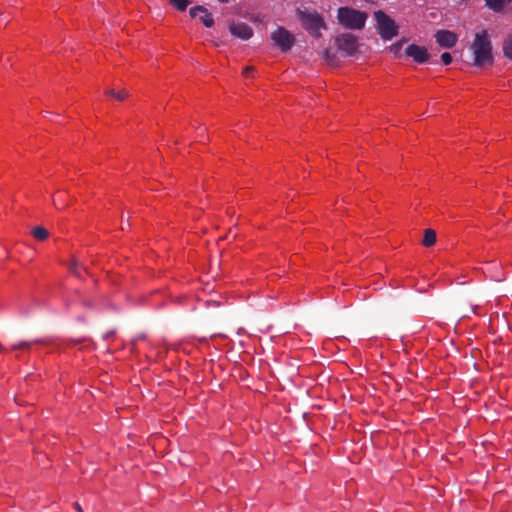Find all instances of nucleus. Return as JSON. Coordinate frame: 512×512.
<instances>
[{
	"label": "nucleus",
	"mask_w": 512,
	"mask_h": 512,
	"mask_svg": "<svg viewBox=\"0 0 512 512\" xmlns=\"http://www.w3.org/2000/svg\"><path fill=\"white\" fill-rule=\"evenodd\" d=\"M436 242V232L433 229H426L424 231V237L422 240V244L425 247H430L434 245Z\"/></svg>",
	"instance_id": "12"
},
{
	"label": "nucleus",
	"mask_w": 512,
	"mask_h": 512,
	"mask_svg": "<svg viewBox=\"0 0 512 512\" xmlns=\"http://www.w3.org/2000/svg\"><path fill=\"white\" fill-rule=\"evenodd\" d=\"M74 506H75L77 512H83V510H82L81 506L79 505V503L75 502Z\"/></svg>",
	"instance_id": "24"
},
{
	"label": "nucleus",
	"mask_w": 512,
	"mask_h": 512,
	"mask_svg": "<svg viewBox=\"0 0 512 512\" xmlns=\"http://www.w3.org/2000/svg\"><path fill=\"white\" fill-rule=\"evenodd\" d=\"M377 22V30L384 41H389L398 34V25L395 21L381 10L374 13Z\"/></svg>",
	"instance_id": "4"
},
{
	"label": "nucleus",
	"mask_w": 512,
	"mask_h": 512,
	"mask_svg": "<svg viewBox=\"0 0 512 512\" xmlns=\"http://www.w3.org/2000/svg\"><path fill=\"white\" fill-rule=\"evenodd\" d=\"M189 14L192 18H199L200 21L204 24L205 27L210 28L214 25V19L212 14L204 7V6H195L192 7L189 11Z\"/></svg>",
	"instance_id": "10"
},
{
	"label": "nucleus",
	"mask_w": 512,
	"mask_h": 512,
	"mask_svg": "<svg viewBox=\"0 0 512 512\" xmlns=\"http://www.w3.org/2000/svg\"><path fill=\"white\" fill-rule=\"evenodd\" d=\"M274 45L280 49L281 52H288L291 50L295 43V36L282 26H278L270 35Z\"/></svg>",
	"instance_id": "5"
},
{
	"label": "nucleus",
	"mask_w": 512,
	"mask_h": 512,
	"mask_svg": "<svg viewBox=\"0 0 512 512\" xmlns=\"http://www.w3.org/2000/svg\"><path fill=\"white\" fill-rule=\"evenodd\" d=\"M503 53L505 57L512 60V34L509 35L503 43Z\"/></svg>",
	"instance_id": "15"
},
{
	"label": "nucleus",
	"mask_w": 512,
	"mask_h": 512,
	"mask_svg": "<svg viewBox=\"0 0 512 512\" xmlns=\"http://www.w3.org/2000/svg\"><path fill=\"white\" fill-rule=\"evenodd\" d=\"M169 3L181 12L185 11L189 5L188 0H169Z\"/></svg>",
	"instance_id": "16"
},
{
	"label": "nucleus",
	"mask_w": 512,
	"mask_h": 512,
	"mask_svg": "<svg viewBox=\"0 0 512 512\" xmlns=\"http://www.w3.org/2000/svg\"><path fill=\"white\" fill-rule=\"evenodd\" d=\"M485 5L494 12H501L505 4L512 2V0H484Z\"/></svg>",
	"instance_id": "11"
},
{
	"label": "nucleus",
	"mask_w": 512,
	"mask_h": 512,
	"mask_svg": "<svg viewBox=\"0 0 512 512\" xmlns=\"http://www.w3.org/2000/svg\"><path fill=\"white\" fill-rule=\"evenodd\" d=\"M335 45L345 56H353L359 48L358 37L352 33H341L335 38Z\"/></svg>",
	"instance_id": "6"
},
{
	"label": "nucleus",
	"mask_w": 512,
	"mask_h": 512,
	"mask_svg": "<svg viewBox=\"0 0 512 512\" xmlns=\"http://www.w3.org/2000/svg\"><path fill=\"white\" fill-rule=\"evenodd\" d=\"M297 16L302 26L315 37H320V30L326 28L323 18L316 11L298 9Z\"/></svg>",
	"instance_id": "3"
},
{
	"label": "nucleus",
	"mask_w": 512,
	"mask_h": 512,
	"mask_svg": "<svg viewBox=\"0 0 512 512\" xmlns=\"http://www.w3.org/2000/svg\"><path fill=\"white\" fill-rule=\"evenodd\" d=\"M84 305H86V306H90V305H91V303H90L89 301H85V302H84Z\"/></svg>",
	"instance_id": "25"
},
{
	"label": "nucleus",
	"mask_w": 512,
	"mask_h": 512,
	"mask_svg": "<svg viewBox=\"0 0 512 512\" xmlns=\"http://www.w3.org/2000/svg\"><path fill=\"white\" fill-rule=\"evenodd\" d=\"M79 267H80V263L76 260V259H73L71 261V263L69 264V271L76 277L80 278L81 277V274L79 272Z\"/></svg>",
	"instance_id": "18"
},
{
	"label": "nucleus",
	"mask_w": 512,
	"mask_h": 512,
	"mask_svg": "<svg viewBox=\"0 0 512 512\" xmlns=\"http://www.w3.org/2000/svg\"><path fill=\"white\" fill-rule=\"evenodd\" d=\"M46 342L42 339H36L32 341H22L11 346L12 350L28 349L32 344H45Z\"/></svg>",
	"instance_id": "13"
},
{
	"label": "nucleus",
	"mask_w": 512,
	"mask_h": 512,
	"mask_svg": "<svg viewBox=\"0 0 512 512\" xmlns=\"http://www.w3.org/2000/svg\"><path fill=\"white\" fill-rule=\"evenodd\" d=\"M434 37L439 46L443 48L454 47L458 40L456 33L450 30H438Z\"/></svg>",
	"instance_id": "9"
},
{
	"label": "nucleus",
	"mask_w": 512,
	"mask_h": 512,
	"mask_svg": "<svg viewBox=\"0 0 512 512\" xmlns=\"http://www.w3.org/2000/svg\"><path fill=\"white\" fill-rule=\"evenodd\" d=\"M106 95L108 96H112L115 98L116 96V91L114 89H107L106 92H105Z\"/></svg>",
	"instance_id": "23"
},
{
	"label": "nucleus",
	"mask_w": 512,
	"mask_h": 512,
	"mask_svg": "<svg viewBox=\"0 0 512 512\" xmlns=\"http://www.w3.org/2000/svg\"><path fill=\"white\" fill-rule=\"evenodd\" d=\"M405 54L418 64L426 63L430 58L427 49L417 44L408 45L405 49Z\"/></svg>",
	"instance_id": "7"
},
{
	"label": "nucleus",
	"mask_w": 512,
	"mask_h": 512,
	"mask_svg": "<svg viewBox=\"0 0 512 512\" xmlns=\"http://www.w3.org/2000/svg\"><path fill=\"white\" fill-rule=\"evenodd\" d=\"M229 31L234 37L241 40H248L253 36V29L244 22H231Z\"/></svg>",
	"instance_id": "8"
},
{
	"label": "nucleus",
	"mask_w": 512,
	"mask_h": 512,
	"mask_svg": "<svg viewBox=\"0 0 512 512\" xmlns=\"http://www.w3.org/2000/svg\"><path fill=\"white\" fill-rule=\"evenodd\" d=\"M32 235L35 239L39 240V241H44L45 239L48 238V231L47 229H45L44 227L42 226H37L35 227L33 230H32Z\"/></svg>",
	"instance_id": "14"
},
{
	"label": "nucleus",
	"mask_w": 512,
	"mask_h": 512,
	"mask_svg": "<svg viewBox=\"0 0 512 512\" xmlns=\"http://www.w3.org/2000/svg\"><path fill=\"white\" fill-rule=\"evenodd\" d=\"M368 14L351 7H340L337 10L338 23L345 29L361 30L364 28Z\"/></svg>",
	"instance_id": "2"
},
{
	"label": "nucleus",
	"mask_w": 512,
	"mask_h": 512,
	"mask_svg": "<svg viewBox=\"0 0 512 512\" xmlns=\"http://www.w3.org/2000/svg\"><path fill=\"white\" fill-rule=\"evenodd\" d=\"M126 227V224H123L122 227H121V230H124Z\"/></svg>",
	"instance_id": "26"
},
{
	"label": "nucleus",
	"mask_w": 512,
	"mask_h": 512,
	"mask_svg": "<svg viewBox=\"0 0 512 512\" xmlns=\"http://www.w3.org/2000/svg\"><path fill=\"white\" fill-rule=\"evenodd\" d=\"M128 92L126 90H121L119 92H116L115 99L122 101L128 97Z\"/></svg>",
	"instance_id": "21"
},
{
	"label": "nucleus",
	"mask_w": 512,
	"mask_h": 512,
	"mask_svg": "<svg viewBox=\"0 0 512 512\" xmlns=\"http://www.w3.org/2000/svg\"><path fill=\"white\" fill-rule=\"evenodd\" d=\"M470 50L473 53L474 66L483 67L493 64L492 43L487 30L483 29L475 34Z\"/></svg>",
	"instance_id": "1"
},
{
	"label": "nucleus",
	"mask_w": 512,
	"mask_h": 512,
	"mask_svg": "<svg viewBox=\"0 0 512 512\" xmlns=\"http://www.w3.org/2000/svg\"><path fill=\"white\" fill-rule=\"evenodd\" d=\"M126 227V224H123L122 227H121V230H124Z\"/></svg>",
	"instance_id": "27"
},
{
	"label": "nucleus",
	"mask_w": 512,
	"mask_h": 512,
	"mask_svg": "<svg viewBox=\"0 0 512 512\" xmlns=\"http://www.w3.org/2000/svg\"><path fill=\"white\" fill-rule=\"evenodd\" d=\"M255 68L252 66H248L243 70V74L248 76L250 73L254 72Z\"/></svg>",
	"instance_id": "22"
},
{
	"label": "nucleus",
	"mask_w": 512,
	"mask_h": 512,
	"mask_svg": "<svg viewBox=\"0 0 512 512\" xmlns=\"http://www.w3.org/2000/svg\"><path fill=\"white\" fill-rule=\"evenodd\" d=\"M322 56L325 59V61L331 65L337 63V56L334 53H331L329 49H325L322 53Z\"/></svg>",
	"instance_id": "17"
},
{
	"label": "nucleus",
	"mask_w": 512,
	"mask_h": 512,
	"mask_svg": "<svg viewBox=\"0 0 512 512\" xmlns=\"http://www.w3.org/2000/svg\"><path fill=\"white\" fill-rule=\"evenodd\" d=\"M404 42H405V40L402 39V40L392 44L389 47L390 52L397 56L400 53L401 48H402Z\"/></svg>",
	"instance_id": "19"
},
{
	"label": "nucleus",
	"mask_w": 512,
	"mask_h": 512,
	"mask_svg": "<svg viewBox=\"0 0 512 512\" xmlns=\"http://www.w3.org/2000/svg\"><path fill=\"white\" fill-rule=\"evenodd\" d=\"M441 60L443 62L444 65H449L451 62H452V56L450 53L448 52H444L442 55H441Z\"/></svg>",
	"instance_id": "20"
}]
</instances>
